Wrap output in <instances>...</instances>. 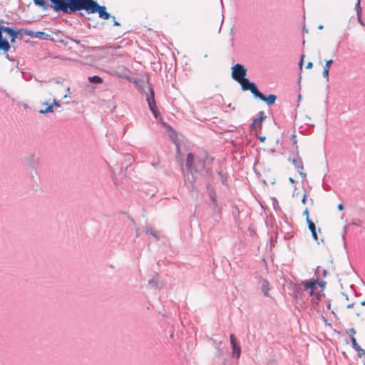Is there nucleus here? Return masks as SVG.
<instances>
[{"instance_id": "f257e3e1", "label": "nucleus", "mask_w": 365, "mask_h": 365, "mask_svg": "<svg viewBox=\"0 0 365 365\" xmlns=\"http://www.w3.org/2000/svg\"><path fill=\"white\" fill-rule=\"evenodd\" d=\"M185 167L187 172L192 175V187H194V183L197 181L199 176L212 177V168L206 167V158L195 155L192 153L187 155Z\"/></svg>"}, {"instance_id": "f03ea898", "label": "nucleus", "mask_w": 365, "mask_h": 365, "mask_svg": "<svg viewBox=\"0 0 365 365\" xmlns=\"http://www.w3.org/2000/svg\"><path fill=\"white\" fill-rule=\"evenodd\" d=\"M148 91L145 93L146 96V101L148 103V107L151 113H153V116L155 119H160L162 121V116L158 110L155 100V93L153 91V88L150 86V83H148Z\"/></svg>"}, {"instance_id": "7ed1b4c3", "label": "nucleus", "mask_w": 365, "mask_h": 365, "mask_svg": "<svg viewBox=\"0 0 365 365\" xmlns=\"http://www.w3.org/2000/svg\"><path fill=\"white\" fill-rule=\"evenodd\" d=\"M231 70L232 78L237 83L246 78L247 69L244 65L236 63L231 68Z\"/></svg>"}, {"instance_id": "20e7f679", "label": "nucleus", "mask_w": 365, "mask_h": 365, "mask_svg": "<svg viewBox=\"0 0 365 365\" xmlns=\"http://www.w3.org/2000/svg\"><path fill=\"white\" fill-rule=\"evenodd\" d=\"M238 83L240 84L241 89L243 91H250L255 98L259 91L256 83L250 81L247 78H244Z\"/></svg>"}, {"instance_id": "39448f33", "label": "nucleus", "mask_w": 365, "mask_h": 365, "mask_svg": "<svg viewBox=\"0 0 365 365\" xmlns=\"http://www.w3.org/2000/svg\"><path fill=\"white\" fill-rule=\"evenodd\" d=\"M257 118L253 119L250 125L252 130H257L262 128V123L266 119V115L263 111H259L257 114Z\"/></svg>"}, {"instance_id": "423d86ee", "label": "nucleus", "mask_w": 365, "mask_h": 365, "mask_svg": "<svg viewBox=\"0 0 365 365\" xmlns=\"http://www.w3.org/2000/svg\"><path fill=\"white\" fill-rule=\"evenodd\" d=\"M230 343L232 345V356L237 359L240 358L241 354V346L239 342H237V339L234 334H231L230 335Z\"/></svg>"}, {"instance_id": "0eeeda50", "label": "nucleus", "mask_w": 365, "mask_h": 365, "mask_svg": "<svg viewBox=\"0 0 365 365\" xmlns=\"http://www.w3.org/2000/svg\"><path fill=\"white\" fill-rule=\"evenodd\" d=\"M317 283H318V279H311L309 281L307 282H302V284L304 285V290L307 291L310 289L309 295L312 296L314 295V293L316 292L315 290L317 289Z\"/></svg>"}, {"instance_id": "6e6552de", "label": "nucleus", "mask_w": 365, "mask_h": 365, "mask_svg": "<svg viewBox=\"0 0 365 365\" xmlns=\"http://www.w3.org/2000/svg\"><path fill=\"white\" fill-rule=\"evenodd\" d=\"M255 98H258L267 103V106H272L274 104L277 96L274 94H269V96H266L264 95L262 92L259 91L257 95L256 96Z\"/></svg>"}, {"instance_id": "1a4fd4ad", "label": "nucleus", "mask_w": 365, "mask_h": 365, "mask_svg": "<svg viewBox=\"0 0 365 365\" xmlns=\"http://www.w3.org/2000/svg\"><path fill=\"white\" fill-rule=\"evenodd\" d=\"M296 152H297V153H296L297 158L292 159V164L294 165V167L296 168L297 171L299 173V175L302 178H305L306 173L304 172H303V169H304L303 162H302L301 158L299 156V150H297Z\"/></svg>"}, {"instance_id": "9d476101", "label": "nucleus", "mask_w": 365, "mask_h": 365, "mask_svg": "<svg viewBox=\"0 0 365 365\" xmlns=\"http://www.w3.org/2000/svg\"><path fill=\"white\" fill-rule=\"evenodd\" d=\"M4 33H6L8 36H9L11 43H14L16 38H18V34L19 33V31H16L14 27L4 26Z\"/></svg>"}, {"instance_id": "9b49d317", "label": "nucleus", "mask_w": 365, "mask_h": 365, "mask_svg": "<svg viewBox=\"0 0 365 365\" xmlns=\"http://www.w3.org/2000/svg\"><path fill=\"white\" fill-rule=\"evenodd\" d=\"M25 161L29 166L36 168L39 164V158L34 155H30L26 158Z\"/></svg>"}, {"instance_id": "f8f14e48", "label": "nucleus", "mask_w": 365, "mask_h": 365, "mask_svg": "<svg viewBox=\"0 0 365 365\" xmlns=\"http://www.w3.org/2000/svg\"><path fill=\"white\" fill-rule=\"evenodd\" d=\"M259 282L261 284V290L263 294L266 297H268L269 291L270 289L268 281L262 277H259Z\"/></svg>"}, {"instance_id": "ddd939ff", "label": "nucleus", "mask_w": 365, "mask_h": 365, "mask_svg": "<svg viewBox=\"0 0 365 365\" xmlns=\"http://www.w3.org/2000/svg\"><path fill=\"white\" fill-rule=\"evenodd\" d=\"M307 225H308V228L309 230H310L311 233H312V236L313 237V239L317 242L318 241V236H317V229H316V226H315V224L309 219V217H307Z\"/></svg>"}, {"instance_id": "4468645a", "label": "nucleus", "mask_w": 365, "mask_h": 365, "mask_svg": "<svg viewBox=\"0 0 365 365\" xmlns=\"http://www.w3.org/2000/svg\"><path fill=\"white\" fill-rule=\"evenodd\" d=\"M212 215L215 217V220L219 221L221 219V207L219 204L210 205Z\"/></svg>"}, {"instance_id": "2eb2a0df", "label": "nucleus", "mask_w": 365, "mask_h": 365, "mask_svg": "<svg viewBox=\"0 0 365 365\" xmlns=\"http://www.w3.org/2000/svg\"><path fill=\"white\" fill-rule=\"evenodd\" d=\"M322 290L321 292H314V295L311 296L312 297V303L313 304V307L314 308H316V307L319 304V302L322 300Z\"/></svg>"}, {"instance_id": "dca6fc26", "label": "nucleus", "mask_w": 365, "mask_h": 365, "mask_svg": "<svg viewBox=\"0 0 365 365\" xmlns=\"http://www.w3.org/2000/svg\"><path fill=\"white\" fill-rule=\"evenodd\" d=\"M11 48V46L6 38L3 36L0 38V49L3 50L4 52H8Z\"/></svg>"}, {"instance_id": "f3484780", "label": "nucleus", "mask_w": 365, "mask_h": 365, "mask_svg": "<svg viewBox=\"0 0 365 365\" xmlns=\"http://www.w3.org/2000/svg\"><path fill=\"white\" fill-rule=\"evenodd\" d=\"M34 4L40 8H41L43 10H47L49 7H51V5L50 6L45 0H33Z\"/></svg>"}, {"instance_id": "a211bd4d", "label": "nucleus", "mask_w": 365, "mask_h": 365, "mask_svg": "<svg viewBox=\"0 0 365 365\" xmlns=\"http://www.w3.org/2000/svg\"><path fill=\"white\" fill-rule=\"evenodd\" d=\"M355 9L356 11V15H357L358 21L361 25L364 26V21L361 19V6H360V0H357L356 6H355Z\"/></svg>"}, {"instance_id": "6ab92c4d", "label": "nucleus", "mask_w": 365, "mask_h": 365, "mask_svg": "<svg viewBox=\"0 0 365 365\" xmlns=\"http://www.w3.org/2000/svg\"><path fill=\"white\" fill-rule=\"evenodd\" d=\"M158 277L159 275L158 273L155 274V276L150 280H148V286L150 287H155L160 289L161 287L158 286Z\"/></svg>"}, {"instance_id": "aec40b11", "label": "nucleus", "mask_w": 365, "mask_h": 365, "mask_svg": "<svg viewBox=\"0 0 365 365\" xmlns=\"http://www.w3.org/2000/svg\"><path fill=\"white\" fill-rule=\"evenodd\" d=\"M303 294V289L301 287H296L293 289L292 296L295 300H298Z\"/></svg>"}, {"instance_id": "412c9836", "label": "nucleus", "mask_w": 365, "mask_h": 365, "mask_svg": "<svg viewBox=\"0 0 365 365\" xmlns=\"http://www.w3.org/2000/svg\"><path fill=\"white\" fill-rule=\"evenodd\" d=\"M145 232L147 235H150L157 240L160 238L159 233L150 227H146Z\"/></svg>"}, {"instance_id": "4be33fe9", "label": "nucleus", "mask_w": 365, "mask_h": 365, "mask_svg": "<svg viewBox=\"0 0 365 365\" xmlns=\"http://www.w3.org/2000/svg\"><path fill=\"white\" fill-rule=\"evenodd\" d=\"M88 81L92 83L99 84L103 83V78L99 76H93L88 77Z\"/></svg>"}, {"instance_id": "5701e85b", "label": "nucleus", "mask_w": 365, "mask_h": 365, "mask_svg": "<svg viewBox=\"0 0 365 365\" xmlns=\"http://www.w3.org/2000/svg\"><path fill=\"white\" fill-rule=\"evenodd\" d=\"M217 175H219L222 185H227V175L223 173L222 171H221V170L217 171Z\"/></svg>"}, {"instance_id": "b1692460", "label": "nucleus", "mask_w": 365, "mask_h": 365, "mask_svg": "<svg viewBox=\"0 0 365 365\" xmlns=\"http://www.w3.org/2000/svg\"><path fill=\"white\" fill-rule=\"evenodd\" d=\"M47 107L45 110H40L39 113L41 114H45L47 113H53V105L48 104V103H46Z\"/></svg>"}, {"instance_id": "393cba45", "label": "nucleus", "mask_w": 365, "mask_h": 365, "mask_svg": "<svg viewBox=\"0 0 365 365\" xmlns=\"http://www.w3.org/2000/svg\"><path fill=\"white\" fill-rule=\"evenodd\" d=\"M207 193L208 195L215 194V187L212 183H208L206 186Z\"/></svg>"}, {"instance_id": "a878e982", "label": "nucleus", "mask_w": 365, "mask_h": 365, "mask_svg": "<svg viewBox=\"0 0 365 365\" xmlns=\"http://www.w3.org/2000/svg\"><path fill=\"white\" fill-rule=\"evenodd\" d=\"M34 36L39 38L41 39H48V37L49 36V35L46 34L43 31H37L35 33Z\"/></svg>"}, {"instance_id": "bb28decb", "label": "nucleus", "mask_w": 365, "mask_h": 365, "mask_svg": "<svg viewBox=\"0 0 365 365\" xmlns=\"http://www.w3.org/2000/svg\"><path fill=\"white\" fill-rule=\"evenodd\" d=\"M163 123V125L165 128H168V130L170 132V136L172 138H173V135H176V132H175V130H174V129H173V128L170 125H168V123Z\"/></svg>"}, {"instance_id": "cd10ccee", "label": "nucleus", "mask_w": 365, "mask_h": 365, "mask_svg": "<svg viewBox=\"0 0 365 365\" xmlns=\"http://www.w3.org/2000/svg\"><path fill=\"white\" fill-rule=\"evenodd\" d=\"M355 351H357L358 358H365V351L361 346L356 349Z\"/></svg>"}, {"instance_id": "c85d7f7f", "label": "nucleus", "mask_w": 365, "mask_h": 365, "mask_svg": "<svg viewBox=\"0 0 365 365\" xmlns=\"http://www.w3.org/2000/svg\"><path fill=\"white\" fill-rule=\"evenodd\" d=\"M290 140L292 142V146L293 148L295 147L296 148V151L298 150V146L297 145V136L294 133L292 135H291V138H290Z\"/></svg>"}, {"instance_id": "c756f323", "label": "nucleus", "mask_w": 365, "mask_h": 365, "mask_svg": "<svg viewBox=\"0 0 365 365\" xmlns=\"http://www.w3.org/2000/svg\"><path fill=\"white\" fill-rule=\"evenodd\" d=\"M350 339H351V346L353 347V349L355 350L356 349H358V347H359L360 346L358 344V343L356 342V339H355V337L354 336H350Z\"/></svg>"}, {"instance_id": "7c9ffc66", "label": "nucleus", "mask_w": 365, "mask_h": 365, "mask_svg": "<svg viewBox=\"0 0 365 365\" xmlns=\"http://www.w3.org/2000/svg\"><path fill=\"white\" fill-rule=\"evenodd\" d=\"M208 196L210 197V202H211V205H215V204H217L218 203L217 200L216 193L210 195H208Z\"/></svg>"}, {"instance_id": "2f4dec72", "label": "nucleus", "mask_w": 365, "mask_h": 365, "mask_svg": "<svg viewBox=\"0 0 365 365\" xmlns=\"http://www.w3.org/2000/svg\"><path fill=\"white\" fill-rule=\"evenodd\" d=\"M332 63H333V60H327L324 68L329 70Z\"/></svg>"}, {"instance_id": "473e14b6", "label": "nucleus", "mask_w": 365, "mask_h": 365, "mask_svg": "<svg viewBox=\"0 0 365 365\" xmlns=\"http://www.w3.org/2000/svg\"><path fill=\"white\" fill-rule=\"evenodd\" d=\"M70 40V37H65L63 39H60L58 41L61 43H62L64 46H66L68 43V41Z\"/></svg>"}, {"instance_id": "72a5a7b5", "label": "nucleus", "mask_w": 365, "mask_h": 365, "mask_svg": "<svg viewBox=\"0 0 365 365\" xmlns=\"http://www.w3.org/2000/svg\"><path fill=\"white\" fill-rule=\"evenodd\" d=\"M16 31H19V33L18 34V38H19L20 39H21L24 36V35L25 34H24V29H18L16 28H14Z\"/></svg>"}, {"instance_id": "f704fd0d", "label": "nucleus", "mask_w": 365, "mask_h": 365, "mask_svg": "<svg viewBox=\"0 0 365 365\" xmlns=\"http://www.w3.org/2000/svg\"><path fill=\"white\" fill-rule=\"evenodd\" d=\"M35 33L36 32H34L33 31H30V30H28V29H24V34L28 35V36H34Z\"/></svg>"}, {"instance_id": "c9c22d12", "label": "nucleus", "mask_w": 365, "mask_h": 365, "mask_svg": "<svg viewBox=\"0 0 365 365\" xmlns=\"http://www.w3.org/2000/svg\"><path fill=\"white\" fill-rule=\"evenodd\" d=\"M329 70L324 68L323 72H322V76L324 78H326L327 79V81L329 80Z\"/></svg>"}, {"instance_id": "e433bc0d", "label": "nucleus", "mask_w": 365, "mask_h": 365, "mask_svg": "<svg viewBox=\"0 0 365 365\" xmlns=\"http://www.w3.org/2000/svg\"><path fill=\"white\" fill-rule=\"evenodd\" d=\"M304 55L302 54L301 56V58H300V61L299 62V69L302 71V65H303V62H304Z\"/></svg>"}, {"instance_id": "4c0bfd02", "label": "nucleus", "mask_w": 365, "mask_h": 365, "mask_svg": "<svg viewBox=\"0 0 365 365\" xmlns=\"http://www.w3.org/2000/svg\"><path fill=\"white\" fill-rule=\"evenodd\" d=\"M317 285H319L320 287H322V289L324 288L325 285H326V282L322 280V281H319L318 279V283H317Z\"/></svg>"}, {"instance_id": "58836bf2", "label": "nucleus", "mask_w": 365, "mask_h": 365, "mask_svg": "<svg viewBox=\"0 0 365 365\" xmlns=\"http://www.w3.org/2000/svg\"><path fill=\"white\" fill-rule=\"evenodd\" d=\"M51 105H53V106H54L56 107H60L61 106L59 102L57 100H56V99H53V103Z\"/></svg>"}, {"instance_id": "ea45409f", "label": "nucleus", "mask_w": 365, "mask_h": 365, "mask_svg": "<svg viewBox=\"0 0 365 365\" xmlns=\"http://www.w3.org/2000/svg\"><path fill=\"white\" fill-rule=\"evenodd\" d=\"M110 18H112V19H113V25H114V26H120V24L118 21H117L115 20V16H111V17H110Z\"/></svg>"}, {"instance_id": "a19ab883", "label": "nucleus", "mask_w": 365, "mask_h": 365, "mask_svg": "<svg viewBox=\"0 0 365 365\" xmlns=\"http://www.w3.org/2000/svg\"><path fill=\"white\" fill-rule=\"evenodd\" d=\"M303 215L306 216V221L307 220V217H309V210L308 208H306L304 212Z\"/></svg>"}, {"instance_id": "79ce46f5", "label": "nucleus", "mask_w": 365, "mask_h": 365, "mask_svg": "<svg viewBox=\"0 0 365 365\" xmlns=\"http://www.w3.org/2000/svg\"><path fill=\"white\" fill-rule=\"evenodd\" d=\"M4 26H5L0 25V38H1L3 36L2 34L4 33Z\"/></svg>"}, {"instance_id": "37998d69", "label": "nucleus", "mask_w": 365, "mask_h": 365, "mask_svg": "<svg viewBox=\"0 0 365 365\" xmlns=\"http://www.w3.org/2000/svg\"><path fill=\"white\" fill-rule=\"evenodd\" d=\"M313 67V63L312 62H308L307 66H306V68L307 69H310Z\"/></svg>"}, {"instance_id": "c03bdc74", "label": "nucleus", "mask_w": 365, "mask_h": 365, "mask_svg": "<svg viewBox=\"0 0 365 365\" xmlns=\"http://www.w3.org/2000/svg\"><path fill=\"white\" fill-rule=\"evenodd\" d=\"M306 201H307V195H306V193H304V195H303V197L302 199V202L303 204H305Z\"/></svg>"}, {"instance_id": "a18cd8bd", "label": "nucleus", "mask_w": 365, "mask_h": 365, "mask_svg": "<svg viewBox=\"0 0 365 365\" xmlns=\"http://www.w3.org/2000/svg\"><path fill=\"white\" fill-rule=\"evenodd\" d=\"M362 223L361 220H359L358 222H352L351 225L360 226Z\"/></svg>"}, {"instance_id": "49530a36", "label": "nucleus", "mask_w": 365, "mask_h": 365, "mask_svg": "<svg viewBox=\"0 0 365 365\" xmlns=\"http://www.w3.org/2000/svg\"><path fill=\"white\" fill-rule=\"evenodd\" d=\"M337 208H338V210H340V211L343 210H344V205H343V204H342V203L339 204V205H338V206H337Z\"/></svg>"}, {"instance_id": "de8ad7c7", "label": "nucleus", "mask_w": 365, "mask_h": 365, "mask_svg": "<svg viewBox=\"0 0 365 365\" xmlns=\"http://www.w3.org/2000/svg\"><path fill=\"white\" fill-rule=\"evenodd\" d=\"M259 141H260V142L263 143V142H264V141H265V140H266V137H265L264 135H263V136H259Z\"/></svg>"}, {"instance_id": "09e8293b", "label": "nucleus", "mask_w": 365, "mask_h": 365, "mask_svg": "<svg viewBox=\"0 0 365 365\" xmlns=\"http://www.w3.org/2000/svg\"><path fill=\"white\" fill-rule=\"evenodd\" d=\"M349 332L351 334H356V331L354 329V328H351L349 329Z\"/></svg>"}, {"instance_id": "8fccbe9b", "label": "nucleus", "mask_w": 365, "mask_h": 365, "mask_svg": "<svg viewBox=\"0 0 365 365\" xmlns=\"http://www.w3.org/2000/svg\"><path fill=\"white\" fill-rule=\"evenodd\" d=\"M70 41H74L77 44H80L81 43V41L79 40H76V39H74V38H73L71 37H70Z\"/></svg>"}, {"instance_id": "3c124183", "label": "nucleus", "mask_w": 365, "mask_h": 365, "mask_svg": "<svg viewBox=\"0 0 365 365\" xmlns=\"http://www.w3.org/2000/svg\"><path fill=\"white\" fill-rule=\"evenodd\" d=\"M354 306V303H351V304H349L346 307L348 309H351V308H353Z\"/></svg>"}, {"instance_id": "603ef678", "label": "nucleus", "mask_w": 365, "mask_h": 365, "mask_svg": "<svg viewBox=\"0 0 365 365\" xmlns=\"http://www.w3.org/2000/svg\"><path fill=\"white\" fill-rule=\"evenodd\" d=\"M127 169H128V166H126V167L125 168V170H124V168H123V167L120 168L121 173H125V171H126V170H127Z\"/></svg>"}, {"instance_id": "864d4df0", "label": "nucleus", "mask_w": 365, "mask_h": 365, "mask_svg": "<svg viewBox=\"0 0 365 365\" xmlns=\"http://www.w3.org/2000/svg\"><path fill=\"white\" fill-rule=\"evenodd\" d=\"M327 274V271L326 269H323L322 271V275L323 277H326Z\"/></svg>"}, {"instance_id": "5fc2aeb1", "label": "nucleus", "mask_w": 365, "mask_h": 365, "mask_svg": "<svg viewBox=\"0 0 365 365\" xmlns=\"http://www.w3.org/2000/svg\"><path fill=\"white\" fill-rule=\"evenodd\" d=\"M346 227H347V226H346H346H344V235H343V239H344V240L345 239L344 235H345V234H346Z\"/></svg>"}, {"instance_id": "6e6d98bb", "label": "nucleus", "mask_w": 365, "mask_h": 365, "mask_svg": "<svg viewBox=\"0 0 365 365\" xmlns=\"http://www.w3.org/2000/svg\"><path fill=\"white\" fill-rule=\"evenodd\" d=\"M289 181L292 184L295 183V180L292 178H289Z\"/></svg>"}, {"instance_id": "4d7b16f0", "label": "nucleus", "mask_w": 365, "mask_h": 365, "mask_svg": "<svg viewBox=\"0 0 365 365\" xmlns=\"http://www.w3.org/2000/svg\"><path fill=\"white\" fill-rule=\"evenodd\" d=\"M303 32L308 33V29L305 28V26L303 27Z\"/></svg>"}, {"instance_id": "13d9d810", "label": "nucleus", "mask_w": 365, "mask_h": 365, "mask_svg": "<svg viewBox=\"0 0 365 365\" xmlns=\"http://www.w3.org/2000/svg\"><path fill=\"white\" fill-rule=\"evenodd\" d=\"M127 158L128 160H130L132 159V156L130 155H127Z\"/></svg>"}, {"instance_id": "bf43d9fd", "label": "nucleus", "mask_w": 365, "mask_h": 365, "mask_svg": "<svg viewBox=\"0 0 365 365\" xmlns=\"http://www.w3.org/2000/svg\"><path fill=\"white\" fill-rule=\"evenodd\" d=\"M6 58L9 60V61H11V59L10 58V56L9 54H6Z\"/></svg>"}, {"instance_id": "052dcab7", "label": "nucleus", "mask_w": 365, "mask_h": 365, "mask_svg": "<svg viewBox=\"0 0 365 365\" xmlns=\"http://www.w3.org/2000/svg\"><path fill=\"white\" fill-rule=\"evenodd\" d=\"M361 306H365V300H364V301H362V302H361Z\"/></svg>"}, {"instance_id": "680f3d73", "label": "nucleus", "mask_w": 365, "mask_h": 365, "mask_svg": "<svg viewBox=\"0 0 365 365\" xmlns=\"http://www.w3.org/2000/svg\"><path fill=\"white\" fill-rule=\"evenodd\" d=\"M323 28H324L323 25H319L318 26V29H320V30L322 29Z\"/></svg>"}, {"instance_id": "e2e57ef3", "label": "nucleus", "mask_w": 365, "mask_h": 365, "mask_svg": "<svg viewBox=\"0 0 365 365\" xmlns=\"http://www.w3.org/2000/svg\"><path fill=\"white\" fill-rule=\"evenodd\" d=\"M301 98H302V95H301V94H299V95H298V98H299V100H300V99H301Z\"/></svg>"}, {"instance_id": "0e129e2a", "label": "nucleus", "mask_w": 365, "mask_h": 365, "mask_svg": "<svg viewBox=\"0 0 365 365\" xmlns=\"http://www.w3.org/2000/svg\"><path fill=\"white\" fill-rule=\"evenodd\" d=\"M301 78H302V76H300L299 78V81H298L299 83H300Z\"/></svg>"}, {"instance_id": "69168bd1", "label": "nucleus", "mask_w": 365, "mask_h": 365, "mask_svg": "<svg viewBox=\"0 0 365 365\" xmlns=\"http://www.w3.org/2000/svg\"><path fill=\"white\" fill-rule=\"evenodd\" d=\"M348 299H349V298H348V296H347V295H346L345 299L348 300Z\"/></svg>"}, {"instance_id": "338daca9", "label": "nucleus", "mask_w": 365, "mask_h": 365, "mask_svg": "<svg viewBox=\"0 0 365 365\" xmlns=\"http://www.w3.org/2000/svg\"><path fill=\"white\" fill-rule=\"evenodd\" d=\"M320 269V267H317V271H318Z\"/></svg>"}, {"instance_id": "774afa93", "label": "nucleus", "mask_w": 365, "mask_h": 365, "mask_svg": "<svg viewBox=\"0 0 365 365\" xmlns=\"http://www.w3.org/2000/svg\"><path fill=\"white\" fill-rule=\"evenodd\" d=\"M2 23V20L0 19V24Z\"/></svg>"}]
</instances>
